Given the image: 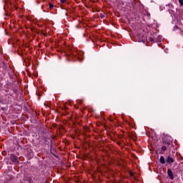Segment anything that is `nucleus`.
Instances as JSON below:
<instances>
[{
  "instance_id": "f257e3e1",
  "label": "nucleus",
  "mask_w": 183,
  "mask_h": 183,
  "mask_svg": "<svg viewBox=\"0 0 183 183\" xmlns=\"http://www.w3.org/2000/svg\"><path fill=\"white\" fill-rule=\"evenodd\" d=\"M10 159L11 162H14V163H19V159L15 154H11Z\"/></svg>"
},
{
  "instance_id": "f03ea898",
  "label": "nucleus",
  "mask_w": 183,
  "mask_h": 183,
  "mask_svg": "<svg viewBox=\"0 0 183 183\" xmlns=\"http://www.w3.org/2000/svg\"><path fill=\"white\" fill-rule=\"evenodd\" d=\"M167 174L170 179H174V173L172 172V170H171V169H167Z\"/></svg>"
},
{
  "instance_id": "7ed1b4c3",
  "label": "nucleus",
  "mask_w": 183,
  "mask_h": 183,
  "mask_svg": "<svg viewBox=\"0 0 183 183\" xmlns=\"http://www.w3.org/2000/svg\"><path fill=\"white\" fill-rule=\"evenodd\" d=\"M167 163H173L174 159L172 157H171L170 156H168V157L167 159Z\"/></svg>"
},
{
  "instance_id": "20e7f679",
  "label": "nucleus",
  "mask_w": 183,
  "mask_h": 183,
  "mask_svg": "<svg viewBox=\"0 0 183 183\" xmlns=\"http://www.w3.org/2000/svg\"><path fill=\"white\" fill-rule=\"evenodd\" d=\"M160 162L162 164L165 163V158L164 157V156L160 157Z\"/></svg>"
},
{
  "instance_id": "39448f33",
  "label": "nucleus",
  "mask_w": 183,
  "mask_h": 183,
  "mask_svg": "<svg viewBox=\"0 0 183 183\" xmlns=\"http://www.w3.org/2000/svg\"><path fill=\"white\" fill-rule=\"evenodd\" d=\"M54 7V4H52L51 3L49 4V9L50 10H51V9H53Z\"/></svg>"
},
{
  "instance_id": "423d86ee",
  "label": "nucleus",
  "mask_w": 183,
  "mask_h": 183,
  "mask_svg": "<svg viewBox=\"0 0 183 183\" xmlns=\"http://www.w3.org/2000/svg\"><path fill=\"white\" fill-rule=\"evenodd\" d=\"M162 150H163V151L167 150V147L166 146H162Z\"/></svg>"
},
{
  "instance_id": "0eeeda50",
  "label": "nucleus",
  "mask_w": 183,
  "mask_h": 183,
  "mask_svg": "<svg viewBox=\"0 0 183 183\" xmlns=\"http://www.w3.org/2000/svg\"><path fill=\"white\" fill-rule=\"evenodd\" d=\"M179 3L182 6L183 5V0H179Z\"/></svg>"
},
{
  "instance_id": "6e6552de",
  "label": "nucleus",
  "mask_w": 183,
  "mask_h": 183,
  "mask_svg": "<svg viewBox=\"0 0 183 183\" xmlns=\"http://www.w3.org/2000/svg\"><path fill=\"white\" fill-rule=\"evenodd\" d=\"M65 1H66V0H61V3H65Z\"/></svg>"
},
{
  "instance_id": "1a4fd4ad",
  "label": "nucleus",
  "mask_w": 183,
  "mask_h": 183,
  "mask_svg": "<svg viewBox=\"0 0 183 183\" xmlns=\"http://www.w3.org/2000/svg\"><path fill=\"white\" fill-rule=\"evenodd\" d=\"M0 132H1V129H0Z\"/></svg>"
}]
</instances>
